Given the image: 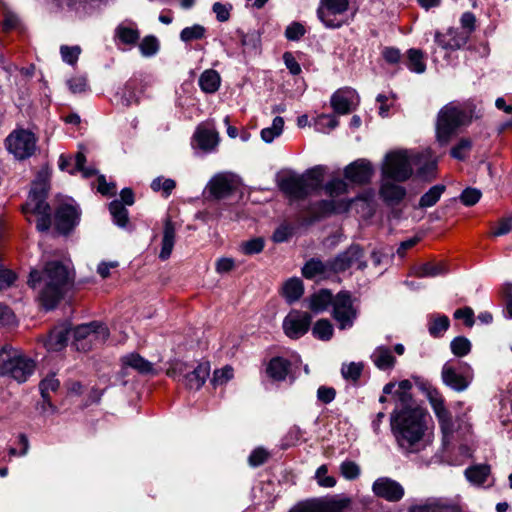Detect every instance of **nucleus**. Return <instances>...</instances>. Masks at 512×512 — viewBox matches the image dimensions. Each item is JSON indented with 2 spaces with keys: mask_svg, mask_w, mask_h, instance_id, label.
Returning <instances> with one entry per match:
<instances>
[{
  "mask_svg": "<svg viewBox=\"0 0 512 512\" xmlns=\"http://www.w3.org/2000/svg\"><path fill=\"white\" fill-rule=\"evenodd\" d=\"M490 474L488 465H476L466 469L465 476L473 484L480 485L484 483Z\"/></svg>",
  "mask_w": 512,
  "mask_h": 512,
  "instance_id": "nucleus-44",
  "label": "nucleus"
},
{
  "mask_svg": "<svg viewBox=\"0 0 512 512\" xmlns=\"http://www.w3.org/2000/svg\"><path fill=\"white\" fill-rule=\"evenodd\" d=\"M445 187L442 185H435L431 187L421 198L419 201V206L421 208H428L435 205L440 199L442 193L444 192Z\"/></svg>",
  "mask_w": 512,
  "mask_h": 512,
  "instance_id": "nucleus-49",
  "label": "nucleus"
},
{
  "mask_svg": "<svg viewBox=\"0 0 512 512\" xmlns=\"http://www.w3.org/2000/svg\"><path fill=\"white\" fill-rule=\"evenodd\" d=\"M139 86L140 82L137 79H131L125 84L122 97L126 105L138 102L139 96L142 93V91L138 89Z\"/></svg>",
  "mask_w": 512,
  "mask_h": 512,
  "instance_id": "nucleus-47",
  "label": "nucleus"
},
{
  "mask_svg": "<svg viewBox=\"0 0 512 512\" xmlns=\"http://www.w3.org/2000/svg\"><path fill=\"white\" fill-rule=\"evenodd\" d=\"M48 183L44 176L39 175L32 183L28 200L23 206V213L30 220V214L37 216L36 227L39 231H47L51 225V210L46 202Z\"/></svg>",
  "mask_w": 512,
  "mask_h": 512,
  "instance_id": "nucleus-6",
  "label": "nucleus"
},
{
  "mask_svg": "<svg viewBox=\"0 0 512 512\" xmlns=\"http://www.w3.org/2000/svg\"><path fill=\"white\" fill-rule=\"evenodd\" d=\"M139 49L144 57H151L159 50V42L154 36H146L139 44Z\"/></svg>",
  "mask_w": 512,
  "mask_h": 512,
  "instance_id": "nucleus-56",
  "label": "nucleus"
},
{
  "mask_svg": "<svg viewBox=\"0 0 512 512\" xmlns=\"http://www.w3.org/2000/svg\"><path fill=\"white\" fill-rule=\"evenodd\" d=\"M220 83V75L213 69L205 70L199 78V86L205 93H215L219 89Z\"/></svg>",
  "mask_w": 512,
  "mask_h": 512,
  "instance_id": "nucleus-39",
  "label": "nucleus"
},
{
  "mask_svg": "<svg viewBox=\"0 0 512 512\" xmlns=\"http://www.w3.org/2000/svg\"><path fill=\"white\" fill-rule=\"evenodd\" d=\"M372 491L375 496L388 502H398L405 494L403 486L389 477L377 478L372 484Z\"/></svg>",
  "mask_w": 512,
  "mask_h": 512,
  "instance_id": "nucleus-19",
  "label": "nucleus"
},
{
  "mask_svg": "<svg viewBox=\"0 0 512 512\" xmlns=\"http://www.w3.org/2000/svg\"><path fill=\"white\" fill-rule=\"evenodd\" d=\"M238 177L231 172L215 174L207 184L206 189L215 199H223L231 195L238 187Z\"/></svg>",
  "mask_w": 512,
  "mask_h": 512,
  "instance_id": "nucleus-16",
  "label": "nucleus"
},
{
  "mask_svg": "<svg viewBox=\"0 0 512 512\" xmlns=\"http://www.w3.org/2000/svg\"><path fill=\"white\" fill-rule=\"evenodd\" d=\"M443 383L456 392H463L472 383L474 371L466 362L447 361L441 370Z\"/></svg>",
  "mask_w": 512,
  "mask_h": 512,
  "instance_id": "nucleus-11",
  "label": "nucleus"
},
{
  "mask_svg": "<svg viewBox=\"0 0 512 512\" xmlns=\"http://www.w3.org/2000/svg\"><path fill=\"white\" fill-rule=\"evenodd\" d=\"M452 353L457 357H464L471 351V342L463 336L454 338L450 343Z\"/></svg>",
  "mask_w": 512,
  "mask_h": 512,
  "instance_id": "nucleus-51",
  "label": "nucleus"
},
{
  "mask_svg": "<svg viewBox=\"0 0 512 512\" xmlns=\"http://www.w3.org/2000/svg\"><path fill=\"white\" fill-rule=\"evenodd\" d=\"M124 367L136 370L140 374H154L153 364L137 353H130L121 359Z\"/></svg>",
  "mask_w": 512,
  "mask_h": 512,
  "instance_id": "nucleus-32",
  "label": "nucleus"
},
{
  "mask_svg": "<svg viewBox=\"0 0 512 512\" xmlns=\"http://www.w3.org/2000/svg\"><path fill=\"white\" fill-rule=\"evenodd\" d=\"M374 500L370 496L355 499L344 494L309 499L298 503L289 512H373Z\"/></svg>",
  "mask_w": 512,
  "mask_h": 512,
  "instance_id": "nucleus-4",
  "label": "nucleus"
},
{
  "mask_svg": "<svg viewBox=\"0 0 512 512\" xmlns=\"http://www.w3.org/2000/svg\"><path fill=\"white\" fill-rule=\"evenodd\" d=\"M340 473L347 480H355L360 476V466L351 460L343 461L340 464Z\"/></svg>",
  "mask_w": 512,
  "mask_h": 512,
  "instance_id": "nucleus-54",
  "label": "nucleus"
},
{
  "mask_svg": "<svg viewBox=\"0 0 512 512\" xmlns=\"http://www.w3.org/2000/svg\"><path fill=\"white\" fill-rule=\"evenodd\" d=\"M357 312L353 299L348 292H339L334 297L333 317L337 321L340 329L351 328L357 318Z\"/></svg>",
  "mask_w": 512,
  "mask_h": 512,
  "instance_id": "nucleus-14",
  "label": "nucleus"
},
{
  "mask_svg": "<svg viewBox=\"0 0 512 512\" xmlns=\"http://www.w3.org/2000/svg\"><path fill=\"white\" fill-rule=\"evenodd\" d=\"M85 161V155L81 152L77 153L74 158L61 155L59 158V168L62 171H68L70 174L80 171L82 172L83 177L88 178L95 174V170L92 168H85Z\"/></svg>",
  "mask_w": 512,
  "mask_h": 512,
  "instance_id": "nucleus-28",
  "label": "nucleus"
},
{
  "mask_svg": "<svg viewBox=\"0 0 512 512\" xmlns=\"http://www.w3.org/2000/svg\"><path fill=\"white\" fill-rule=\"evenodd\" d=\"M447 272V266L444 262H427L416 266L413 274L418 278L436 277Z\"/></svg>",
  "mask_w": 512,
  "mask_h": 512,
  "instance_id": "nucleus-34",
  "label": "nucleus"
},
{
  "mask_svg": "<svg viewBox=\"0 0 512 512\" xmlns=\"http://www.w3.org/2000/svg\"><path fill=\"white\" fill-rule=\"evenodd\" d=\"M116 33L119 39L125 44H134L139 39V32L130 27L119 26Z\"/></svg>",
  "mask_w": 512,
  "mask_h": 512,
  "instance_id": "nucleus-59",
  "label": "nucleus"
},
{
  "mask_svg": "<svg viewBox=\"0 0 512 512\" xmlns=\"http://www.w3.org/2000/svg\"><path fill=\"white\" fill-rule=\"evenodd\" d=\"M310 324L311 316L307 312L293 310L284 318L283 330L289 338L298 339L308 331Z\"/></svg>",
  "mask_w": 512,
  "mask_h": 512,
  "instance_id": "nucleus-18",
  "label": "nucleus"
},
{
  "mask_svg": "<svg viewBox=\"0 0 512 512\" xmlns=\"http://www.w3.org/2000/svg\"><path fill=\"white\" fill-rule=\"evenodd\" d=\"M110 213L115 224L125 227L128 222V211L119 200H114L109 205Z\"/></svg>",
  "mask_w": 512,
  "mask_h": 512,
  "instance_id": "nucleus-46",
  "label": "nucleus"
},
{
  "mask_svg": "<svg viewBox=\"0 0 512 512\" xmlns=\"http://www.w3.org/2000/svg\"><path fill=\"white\" fill-rule=\"evenodd\" d=\"M373 170L371 164L364 160H357L345 168V178L353 183L364 184L371 179Z\"/></svg>",
  "mask_w": 512,
  "mask_h": 512,
  "instance_id": "nucleus-26",
  "label": "nucleus"
},
{
  "mask_svg": "<svg viewBox=\"0 0 512 512\" xmlns=\"http://www.w3.org/2000/svg\"><path fill=\"white\" fill-rule=\"evenodd\" d=\"M313 335L323 341L330 340L333 335V326L327 319L318 320L313 328Z\"/></svg>",
  "mask_w": 512,
  "mask_h": 512,
  "instance_id": "nucleus-50",
  "label": "nucleus"
},
{
  "mask_svg": "<svg viewBox=\"0 0 512 512\" xmlns=\"http://www.w3.org/2000/svg\"><path fill=\"white\" fill-rule=\"evenodd\" d=\"M167 375L179 382H182L191 390L200 389L210 374L208 363H200L196 367L184 362L176 361L167 369Z\"/></svg>",
  "mask_w": 512,
  "mask_h": 512,
  "instance_id": "nucleus-10",
  "label": "nucleus"
},
{
  "mask_svg": "<svg viewBox=\"0 0 512 512\" xmlns=\"http://www.w3.org/2000/svg\"><path fill=\"white\" fill-rule=\"evenodd\" d=\"M424 408L401 409L393 413L391 428L399 448L404 453H419L432 444L433 434Z\"/></svg>",
  "mask_w": 512,
  "mask_h": 512,
  "instance_id": "nucleus-1",
  "label": "nucleus"
},
{
  "mask_svg": "<svg viewBox=\"0 0 512 512\" xmlns=\"http://www.w3.org/2000/svg\"><path fill=\"white\" fill-rule=\"evenodd\" d=\"M315 478L321 487L332 488L336 485V479L328 475V467L326 465H321L316 470Z\"/></svg>",
  "mask_w": 512,
  "mask_h": 512,
  "instance_id": "nucleus-58",
  "label": "nucleus"
},
{
  "mask_svg": "<svg viewBox=\"0 0 512 512\" xmlns=\"http://www.w3.org/2000/svg\"><path fill=\"white\" fill-rule=\"evenodd\" d=\"M280 189L294 199H301L306 196L304 182L300 175H288L280 181Z\"/></svg>",
  "mask_w": 512,
  "mask_h": 512,
  "instance_id": "nucleus-30",
  "label": "nucleus"
},
{
  "mask_svg": "<svg viewBox=\"0 0 512 512\" xmlns=\"http://www.w3.org/2000/svg\"><path fill=\"white\" fill-rule=\"evenodd\" d=\"M324 191L330 199L322 200L313 207V212L316 217L344 213L349 210L352 203L366 206L369 209V212L372 210L368 199L359 197L355 200H348L342 197L348 191V185L342 179H332L324 186Z\"/></svg>",
  "mask_w": 512,
  "mask_h": 512,
  "instance_id": "nucleus-5",
  "label": "nucleus"
},
{
  "mask_svg": "<svg viewBox=\"0 0 512 512\" xmlns=\"http://www.w3.org/2000/svg\"><path fill=\"white\" fill-rule=\"evenodd\" d=\"M79 221V211L72 204L60 205L55 213L56 228L61 233H68Z\"/></svg>",
  "mask_w": 512,
  "mask_h": 512,
  "instance_id": "nucleus-23",
  "label": "nucleus"
},
{
  "mask_svg": "<svg viewBox=\"0 0 512 512\" xmlns=\"http://www.w3.org/2000/svg\"><path fill=\"white\" fill-rule=\"evenodd\" d=\"M233 378V369L230 366H225L221 369L215 370L212 378V383L217 385H223Z\"/></svg>",
  "mask_w": 512,
  "mask_h": 512,
  "instance_id": "nucleus-62",
  "label": "nucleus"
},
{
  "mask_svg": "<svg viewBox=\"0 0 512 512\" xmlns=\"http://www.w3.org/2000/svg\"><path fill=\"white\" fill-rule=\"evenodd\" d=\"M450 321L445 315H430L428 318V331L434 337H441L449 328Z\"/></svg>",
  "mask_w": 512,
  "mask_h": 512,
  "instance_id": "nucleus-40",
  "label": "nucleus"
},
{
  "mask_svg": "<svg viewBox=\"0 0 512 512\" xmlns=\"http://www.w3.org/2000/svg\"><path fill=\"white\" fill-rule=\"evenodd\" d=\"M69 332L70 329L66 325L56 326L49 333L45 347L50 351L62 350L67 344Z\"/></svg>",
  "mask_w": 512,
  "mask_h": 512,
  "instance_id": "nucleus-31",
  "label": "nucleus"
},
{
  "mask_svg": "<svg viewBox=\"0 0 512 512\" xmlns=\"http://www.w3.org/2000/svg\"><path fill=\"white\" fill-rule=\"evenodd\" d=\"M303 292V283L299 278H291L283 285V295L289 303L297 301L302 296Z\"/></svg>",
  "mask_w": 512,
  "mask_h": 512,
  "instance_id": "nucleus-41",
  "label": "nucleus"
},
{
  "mask_svg": "<svg viewBox=\"0 0 512 512\" xmlns=\"http://www.w3.org/2000/svg\"><path fill=\"white\" fill-rule=\"evenodd\" d=\"M425 395L438 421L442 434V444L447 447L451 444L456 431L452 414L446 407L443 395L430 385L424 386Z\"/></svg>",
  "mask_w": 512,
  "mask_h": 512,
  "instance_id": "nucleus-9",
  "label": "nucleus"
},
{
  "mask_svg": "<svg viewBox=\"0 0 512 512\" xmlns=\"http://www.w3.org/2000/svg\"><path fill=\"white\" fill-rule=\"evenodd\" d=\"M7 149L18 159L30 157L36 147L34 135L24 129L12 132L6 139Z\"/></svg>",
  "mask_w": 512,
  "mask_h": 512,
  "instance_id": "nucleus-15",
  "label": "nucleus"
},
{
  "mask_svg": "<svg viewBox=\"0 0 512 512\" xmlns=\"http://www.w3.org/2000/svg\"><path fill=\"white\" fill-rule=\"evenodd\" d=\"M324 173L325 168L323 166H315L301 175L306 190V196L321 187L324 180Z\"/></svg>",
  "mask_w": 512,
  "mask_h": 512,
  "instance_id": "nucleus-33",
  "label": "nucleus"
},
{
  "mask_svg": "<svg viewBox=\"0 0 512 512\" xmlns=\"http://www.w3.org/2000/svg\"><path fill=\"white\" fill-rule=\"evenodd\" d=\"M269 457V453L263 448H256L252 451L248 458V462L252 467H258L264 464Z\"/></svg>",
  "mask_w": 512,
  "mask_h": 512,
  "instance_id": "nucleus-64",
  "label": "nucleus"
},
{
  "mask_svg": "<svg viewBox=\"0 0 512 512\" xmlns=\"http://www.w3.org/2000/svg\"><path fill=\"white\" fill-rule=\"evenodd\" d=\"M264 248V240L262 238H254L241 244V251L245 255H254L260 253Z\"/></svg>",
  "mask_w": 512,
  "mask_h": 512,
  "instance_id": "nucleus-61",
  "label": "nucleus"
},
{
  "mask_svg": "<svg viewBox=\"0 0 512 512\" xmlns=\"http://www.w3.org/2000/svg\"><path fill=\"white\" fill-rule=\"evenodd\" d=\"M335 274L332 260L323 262L320 259L308 260L302 268V275L306 279H326Z\"/></svg>",
  "mask_w": 512,
  "mask_h": 512,
  "instance_id": "nucleus-24",
  "label": "nucleus"
},
{
  "mask_svg": "<svg viewBox=\"0 0 512 512\" xmlns=\"http://www.w3.org/2000/svg\"><path fill=\"white\" fill-rule=\"evenodd\" d=\"M429 153H415L407 150L393 151L386 155L382 167V177L393 179L395 182L408 180L413 167H419V174L426 176L436 169V161L427 162Z\"/></svg>",
  "mask_w": 512,
  "mask_h": 512,
  "instance_id": "nucleus-3",
  "label": "nucleus"
},
{
  "mask_svg": "<svg viewBox=\"0 0 512 512\" xmlns=\"http://www.w3.org/2000/svg\"><path fill=\"white\" fill-rule=\"evenodd\" d=\"M339 122L333 115L321 114L314 120V127L318 132L329 133L338 126Z\"/></svg>",
  "mask_w": 512,
  "mask_h": 512,
  "instance_id": "nucleus-48",
  "label": "nucleus"
},
{
  "mask_svg": "<svg viewBox=\"0 0 512 512\" xmlns=\"http://www.w3.org/2000/svg\"><path fill=\"white\" fill-rule=\"evenodd\" d=\"M468 39V33L453 28L446 33L437 32L435 34V42L444 49H459L467 43Z\"/></svg>",
  "mask_w": 512,
  "mask_h": 512,
  "instance_id": "nucleus-27",
  "label": "nucleus"
},
{
  "mask_svg": "<svg viewBox=\"0 0 512 512\" xmlns=\"http://www.w3.org/2000/svg\"><path fill=\"white\" fill-rule=\"evenodd\" d=\"M206 36V28L200 24H194L189 27H185L180 32V39L184 43H190L192 41L201 40Z\"/></svg>",
  "mask_w": 512,
  "mask_h": 512,
  "instance_id": "nucleus-45",
  "label": "nucleus"
},
{
  "mask_svg": "<svg viewBox=\"0 0 512 512\" xmlns=\"http://www.w3.org/2000/svg\"><path fill=\"white\" fill-rule=\"evenodd\" d=\"M375 366L381 370L391 369L395 364V358L389 348L384 346L377 347L371 355Z\"/></svg>",
  "mask_w": 512,
  "mask_h": 512,
  "instance_id": "nucleus-36",
  "label": "nucleus"
},
{
  "mask_svg": "<svg viewBox=\"0 0 512 512\" xmlns=\"http://www.w3.org/2000/svg\"><path fill=\"white\" fill-rule=\"evenodd\" d=\"M175 186H176L175 181L170 178L165 179L162 177H157L151 183V189L154 192L162 191V193L165 197H168L172 193Z\"/></svg>",
  "mask_w": 512,
  "mask_h": 512,
  "instance_id": "nucleus-52",
  "label": "nucleus"
},
{
  "mask_svg": "<svg viewBox=\"0 0 512 512\" xmlns=\"http://www.w3.org/2000/svg\"><path fill=\"white\" fill-rule=\"evenodd\" d=\"M73 345L78 351H89L94 344L104 343L109 337L108 328L100 322L81 324L73 329Z\"/></svg>",
  "mask_w": 512,
  "mask_h": 512,
  "instance_id": "nucleus-12",
  "label": "nucleus"
},
{
  "mask_svg": "<svg viewBox=\"0 0 512 512\" xmlns=\"http://www.w3.org/2000/svg\"><path fill=\"white\" fill-rule=\"evenodd\" d=\"M405 65L407 68L414 73L422 74L426 70V62L424 53L415 48H411L407 51Z\"/></svg>",
  "mask_w": 512,
  "mask_h": 512,
  "instance_id": "nucleus-37",
  "label": "nucleus"
},
{
  "mask_svg": "<svg viewBox=\"0 0 512 512\" xmlns=\"http://www.w3.org/2000/svg\"><path fill=\"white\" fill-rule=\"evenodd\" d=\"M175 243V228L170 220L164 225L162 247L159 254L160 259L166 260L170 257Z\"/></svg>",
  "mask_w": 512,
  "mask_h": 512,
  "instance_id": "nucleus-38",
  "label": "nucleus"
},
{
  "mask_svg": "<svg viewBox=\"0 0 512 512\" xmlns=\"http://www.w3.org/2000/svg\"><path fill=\"white\" fill-rule=\"evenodd\" d=\"M284 129V119L280 116H276L270 127L263 128L261 130V138L266 143H271L275 138L279 137Z\"/></svg>",
  "mask_w": 512,
  "mask_h": 512,
  "instance_id": "nucleus-43",
  "label": "nucleus"
},
{
  "mask_svg": "<svg viewBox=\"0 0 512 512\" xmlns=\"http://www.w3.org/2000/svg\"><path fill=\"white\" fill-rule=\"evenodd\" d=\"M304 26L299 22H293L287 26L285 36L288 40L297 41L305 34Z\"/></svg>",
  "mask_w": 512,
  "mask_h": 512,
  "instance_id": "nucleus-63",
  "label": "nucleus"
},
{
  "mask_svg": "<svg viewBox=\"0 0 512 512\" xmlns=\"http://www.w3.org/2000/svg\"><path fill=\"white\" fill-rule=\"evenodd\" d=\"M363 371V364L360 362H351L344 364L341 368V374L346 380L357 381Z\"/></svg>",
  "mask_w": 512,
  "mask_h": 512,
  "instance_id": "nucleus-55",
  "label": "nucleus"
},
{
  "mask_svg": "<svg viewBox=\"0 0 512 512\" xmlns=\"http://www.w3.org/2000/svg\"><path fill=\"white\" fill-rule=\"evenodd\" d=\"M397 512H462L461 506L443 498H430L424 502L411 505L407 510Z\"/></svg>",
  "mask_w": 512,
  "mask_h": 512,
  "instance_id": "nucleus-21",
  "label": "nucleus"
},
{
  "mask_svg": "<svg viewBox=\"0 0 512 512\" xmlns=\"http://www.w3.org/2000/svg\"><path fill=\"white\" fill-rule=\"evenodd\" d=\"M471 147L472 142L469 139L463 138L452 148L451 155L455 159L464 160L468 156Z\"/></svg>",
  "mask_w": 512,
  "mask_h": 512,
  "instance_id": "nucleus-60",
  "label": "nucleus"
},
{
  "mask_svg": "<svg viewBox=\"0 0 512 512\" xmlns=\"http://www.w3.org/2000/svg\"><path fill=\"white\" fill-rule=\"evenodd\" d=\"M193 142L202 151L206 153L212 152L219 143L218 133L213 128L199 125L193 135Z\"/></svg>",
  "mask_w": 512,
  "mask_h": 512,
  "instance_id": "nucleus-25",
  "label": "nucleus"
},
{
  "mask_svg": "<svg viewBox=\"0 0 512 512\" xmlns=\"http://www.w3.org/2000/svg\"><path fill=\"white\" fill-rule=\"evenodd\" d=\"M393 179L383 177L380 195L388 204H398L406 195L404 187L393 183Z\"/></svg>",
  "mask_w": 512,
  "mask_h": 512,
  "instance_id": "nucleus-29",
  "label": "nucleus"
},
{
  "mask_svg": "<svg viewBox=\"0 0 512 512\" xmlns=\"http://www.w3.org/2000/svg\"><path fill=\"white\" fill-rule=\"evenodd\" d=\"M332 263L335 273L344 272L354 266L359 270L367 267V263L364 260V251L358 245H351L344 252L338 254L332 260Z\"/></svg>",
  "mask_w": 512,
  "mask_h": 512,
  "instance_id": "nucleus-17",
  "label": "nucleus"
},
{
  "mask_svg": "<svg viewBox=\"0 0 512 512\" xmlns=\"http://www.w3.org/2000/svg\"><path fill=\"white\" fill-rule=\"evenodd\" d=\"M348 8L349 0H321L317 15L327 28H339L345 23Z\"/></svg>",
  "mask_w": 512,
  "mask_h": 512,
  "instance_id": "nucleus-13",
  "label": "nucleus"
},
{
  "mask_svg": "<svg viewBox=\"0 0 512 512\" xmlns=\"http://www.w3.org/2000/svg\"><path fill=\"white\" fill-rule=\"evenodd\" d=\"M70 280L69 265L53 260L45 264L42 272L32 269L28 285L38 290L41 304L46 309H52L63 298Z\"/></svg>",
  "mask_w": 512,
  "mask_h": 512,
  "instance_id": "nucleus-2",
  "label": "nucleus"
},
{
  "mask_svg": "<svg viewBox=\"0 0 512 512\" xmlns=\"http://www.w3.org/2000/svg\"><path fill=\"white\" fill-rule=\"evenodd\" d=\"M60 386L59 380L55 377V375H50L43 379L40 382V392L42 398L49 402L50 400V392H55Z\"/></svg>",
  "mask_w": 512,
  "mask_h": 512,
  "instance_id": "nucleus-53",
  "label": "nucleus"
},
{
  "mask_svg": "<svg viewBox=\"0 0 512 512\" xmlns=\"http://www.w3.org/2000/svg\"><path fill=\"white\" fill-rule=\"evenodd\" d=\"M80 53H81V48L77 45L76 46L62 45L60 47V54H61L62 60L69 65H75L77 63Z\"/></svg>",
  "mask_w": 512,
  "mask_h": 512,
  "instance_id": "nucleus-57",
  "label": "nucleus"
},
{
  "mask_svg": "<svg viewBox=\"0 0 512 512\" xmlns=\"http://www.w3.org/2000/svg\"><path fill=\"white\" fill-rule=\"evenodd\" d=\"M333 301H334V298H333V295L332 293L329 291V290H321L319 291L318 293H315L311 298H310V309L313 310L314 312H322L324 310H326L329 305H333Z\"/></svg>",
  "mask_w": 512,
  "mask_h": 512,
  "instance_id": "nucleus-42",
  "label": "nucleus"
},
{
  "mask_svg": "<svg viewBox=\"0 0 512 512\" xmlns=\"http://www.w3.org/2000/svg\"><path fill=\"white\" fill-rule=\"evenodd\" d=\"M35 362L24 354L8 347L0 350V375L23 383L34 373Z\"/></svg>",
  "mask_w": 512,
  "mask_h": 512,
  "instance_id": "nucleus-7",
  "label": "nucleus"
},
{
  "mask_svg": "<svg viewBox=\"0 0 512 512\" xmlns=\"http://www.w3.org/2000/svg\"><path fill=\"white\" fill-rule=\"evenodd\" d=\"M411 389L412 383L409 380H402L397 385V388L394 383H388L384 386L383 393L393 394V397L396 400V409L394 413L401 409L421 408L414 403L410 393Z\"/></svg>",
  "mask_w": 512,
  "mask_h": 512,
  "instance_id": "nucleus-20",
  "label": "nucleus"
},
{
  "mask_svg": "<svg viewBox=\"0 0 512 512\" xmlns=\"http://www.w3.org/2000/svg\"><path fill=\"white\" fill-rule=\"evenodd\" d=\"M471 121V115L461 106L450 103L439 114L436 126L437 140L441 145L449 142L451 136L462 125Z\"/></svg>",
  "mask_w": 512,
  "mask_h": 512,
  "instance_id": "nucleus-8",
  "label": "nucleus"
},
{
  "mask_svg": "<svg viewBox=\"0 0 512 512\" xmlns=\"http://www.w3.org/2000/svg\"><path fill=\"white\" fill-rule=\"evenodd\" d=\"M359 103V96L352 88H344L336 91L331 97V106L338 114L345 115Z\"/></svg>",
  "mask_w": 512,
  "mask_h": 512,
  "instance_id": "nucleus-22",
  "label": "nucleus"
},
{
  "mask_svg": "<svg viewBox=\"0 0 512 512\" xmlns=\"http://www.w3.org/2000/svg\"><path fill=\"white\" fill-rule=\"evenodd\" d=\"M290 367V362L282 357H274L267 366V374L276 381H282L286 378Z\"/></svg>",
  "mask_w": 512,
  "mask_h": 512,
  "instance_id": "nucleus-35",
  "label": "nucleus"
}]
</instances>
